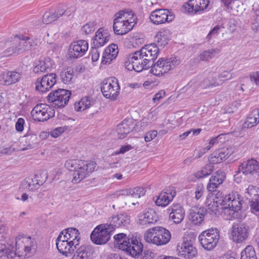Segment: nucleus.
Instances as JSON below:
<instances>
[{
	"label": "nucleus",
	"instance_id": "nucleus-52",
	"mask_svg": "<svg viewBox=\"0 0 259 259\" xmlns=\"http://www.w3.org/2000/svg\"><path fill=\"white\" fill-rule=\"evenodd\" d=\"M95 23L93 21H90L84 25L81 28V31L85 34H90L94 31Z\"/></svg>",
	"mask_w": 259,
	"mask_h": 259
},
{
	"label": "nucleus",
	"instance_id": "nucleus-2",
	"mask_svg": "<svg viewBox=\"0 0 259 259\" xmlns=\"http://www.w3.org/2000/svg\"><path fill=\"white\" fill-rule=\"evenodd\" d=\"M96 163L93 161H83L78 159H69L66 161L65 166L73 171L72 182L78 183L87 177L95 169Z\"/></svg>",
	"mask_w": 259,
	"mask_h": 259
},
{
	"label": "nucleus",
	"instance_id": "nucleus-58",
	"mask_svg": "<svg viewBox=\"0 0 259 259\" xmlns=\"http://www.w3.org/2000/svg\"><path fill=\"white\" fill-rule=\"evenodd\" d=\"M67 128V126L58 127L51 132V135L53 137L57 138L64 132Z\"/></svg>",
	"mask_w": 259,
	"mask_h": 259
},
{
	"label": "nucleus",
	"instance_id": "nucleus-64",
	"mask_svg": "<svg viewBox=\"0 0 259 259\" xmlns=\"http://www.w3.org/2000/svg\"><path fill=\"white\" fill-rule=\"evenodd\" d=\"M53 22L52 17L51 15V12H46L43 15L42 17V22L44 24H50Z\"/></svg>",
	"mask_w": 259,
	"mask_h": 259
},
{
	"label": "nucleus",
	"instance_id": "nucleus-55",
	"mask_svg": "<svg viewBox=\"0 0 259 259\" xmlns=\"http://www.w3.org/2000/svg\"><path fill=\"white\" fill-rule=\"evenodd\" d=\"M112 54H105V50L103 54L101 63L103 64H110L116 57H113Z\"/></svg>",
	"mask_w": 259,
	"mask_h": 259
},
{
	"label": "nucleus",
	"instance_id": "nucleus-20",
	"mask_svg": "<svg viewBox=\"0 0 259 259\" xmlns=\"http://www.w3.org/2000/svg\"><path fill=\"white\" fill-rule=\"evenodd\" d=\"M189 219L192 223L195 225H200L207 215L208 210L203 207H192L189 212Z\"/></svg>",
	"mask_w": 259,
	"mask_h": 259
},
{
	"label": "nucleus",
	"instance_id": "nucleus-60",
	"mask_svg": "<svg viewBox=\"0 0 259 259\" xmlns=\"http://www.w3.org/2000/svg\"><path fill=\"white\" fill-rule=\"evenodd\" d=\"M166 60L170 66V70L179 65L181 63V60L175 57H171L168 60Z\"/></svg>",
	"mask_w": 259,
	"mask_h": 259
},
{
	"label": "nucleus",
	"instance_id": "nucleus-46",
	"mask_svg": "<svg viewBox=\"0 0 259 259\" xmlns=\"http://www.w3.org/2000/svg\"><path fill=\"white\" fill-rule=\"evenodd\" d=\"M240 259H257L253 247L251 245L247 246L242 251Z\"/></svg>",
	"mask_w": 259,
	"mask_h": 259
},
{
	"label": "nucleus",
	"instance_id": "nucleus-43",
	"mask_svg": "<svg viewBox=\"0 0 259 259\" xmlns=\"http://www.w3.org/2000/svg\"><path fill=\"white\" fill-rule=\"evenodd\" d=\"M62 81L65 84H71L74 81V71L71 68H67L62 71L60 74Z\"/></svg>",
	"mask_w": 259,
	"mask_h": 259
},
{
	"label": "nucleus",
	"instance_id": "nucleus-44",
	"mask_svg": "<svg viewBox=\"0 0 259 259\" xmlns=\"http://www.w3.org/2000/svg\"><path fill=\"white\" fill-rule=\"evenodd\" d=\"M21 187L25 190L33 191L38 189L39 186L34 178H27L21 183Z\"/></svg>",
	"mask_w": 259,
	"mask_h": 259
},
{
	"label": "nucleus",
	"instance_id": "nucleus-8",
	"mask_svg": "<svg viewBox=\"0 0 259 259\" xmlns=\"http://www.w3.org/2000/svg\"><path fill=\"white\" fill-rule=\"evenodd\" d=\"M71 95V92L64 89H58L51 92L48 96V101L52 103L55 108H63L68 102Z\"/></svg>",
	"mask_w": 259,
	"mask_h": 259
},
{
	"label": "nucleus",
	"instance_id": "nucleus-47",
	"mask_svg": "<svg viewBox=\"0 0 259 259\" xmlns=\"http://www.w3.org/2000/svg\"><path fill=\"white\" fill-rule=\"evenodd\" d=\"M213 166L211 164H208L203 167L199 171L195 174L196 178L200 179L209 175L212 171Z\"/></svg>",
	"mask_w": 259,
	"mask_h": 259
},
{
	"label": "nucleus",
	"instance_id": "nucleus-33",
	"mask_svg": "<svg viewBox=\"0 0 259 259\" xmlns=\"http://www.w3.org/2000/svg\"><path fill=\"white\" fill-rule=\"evenodd\" d=\"M56 246L58 251L66 256L68 254H71L77 248L73 243L71 244L68 240L59 241V239H56Z\"/></svg>",
	"mask_w": 259,
	"mask_h": 259
},
{
	"label": "nucleus",
	"instance_id": "nucleus-41",
	"mask_svg": "<svg viewBox=\"0 0 259 259\" xmlns=\"http://www.w3.org/2000/svg\"><path fill=\"white\" fill-rule=\"evenodd\" d=\"M93 99L89 96L82 98L78 103L74 104V108L76 111H82L90 107L93 103Z\"/></svg>",
	"mask_w": 259,
	"mask_h": 259
},
{
	"label": "nucleus",
	"instance_id": "nucleus-54",
	"mask_svg": "<svg viewBox=\"0 0 259 259\" xmlns=\"http://www.w3.org/2000/svg\"><path fill=\"white\" fill-rule=\"evenodd\" d=\"M243 82V83L241 85V89L242 91H244L243 87H244L246 90H251L253 89L255 86L249 77H245Z\"/></svg>",
	"mask_w": 259,
	"mask_h": 259
},
{
	"label": "nucleus",
	"instance_id": "nucleus-21",
	"mask_svg": "<svg viewBox=\"0 0 259 259\" xmlns=\"http://www.w3.org/2000/svg\"><path fill=\"white\" fill-rule=\"evenodd\" d=\"M22 73L16 71H6L0 74V82L4 85H10L20 81Z\"/></svg>",
	"mask_w": 259,
	"mask_h": 259
},
{
	"label": "nucleus",
	"instance_id": "nucleus-7",
	"mask_svg": "<svg viewBox=\"0 0 259 259\" xmlns=\"http://www.w3.org/2000/svg\"><path fill=\"white\" fill-rule=\"evenodd\" d=\"M120 87L118 80L115 77H110L103 80L101 90L103 96L107 99L115 100L120 92Z\"/></svg>",
	"mask_w": 259,
	"mask_h": 259
},
{
	"label": "nucleus",
	"instance_id": "nucleus-63",
	"mask_svg": "<svg viewBox=\"0 0 259 259\" xmlns=\"http://www.w3.org/2000/svg\"><path fill=\"white\" fill-rule=\"evenodd\" d=\"M157 135V132L153 130L147 132L145 136V141L150 142L154 139Z\"/></svg>",
	"mask_w": 259,
	"mask_h": 259
},
{
	"label": "nucleus",
	"instance_id": "nucleus-11",
	"mask_svg": "<svg viewBox=\"0 0 259 259\" xmlns=\"http://www.w3.org/2000/svg\"><path fill=\"white\" fill-rule=\"evenodd\" d=\"M149 18L154 24L159 25L171 22L175 18V15L168 9H158L151 13Z\"/></svg>",
	"mask_w": 259,
	"mask_h": 259
},
{
	"label": "nucleus",
	"instance_id": "nucleus-31",
	"mask_svg": "<svg viewBox=\"0 0 259 259\" xmlns=\"http://www.w3.org/2000/svg\"><path fill=\"white\" fill-rule=\"evenodd\" d=\"M72 259H92L94 252L93 247L89 245H84L77 247Z\"/></svg>",
	"mask_w": 259,
	"mask_h": 259
},
{
	"label": "nucleus",
	"instance_id": "nucleus-9",
	"mask_svg": "<svg viewBox=\"0 0 259 259\" xmlns=\"http://www.w3.org/2000/svg\"><path fill=\"white\" fill-rule=\"evenodd\" d=\"M226 203L224 206V209H229L232 212L231 215L233 218L239 217V211L242 207V198L239 195L230 194L226 195Z\"/></svg>",
	"mask_w": 259,
	"mask_h": 259
},
{
	"label": "nucleus",
	"instance_id": "nucleus-32",
	"mask_svg": "<svg viewBox=\"0 0 259 259\" xmlns=\"http://www.w3.org/2000/svg\"><path fill=\"white\" fill-rule=\"evenodd\" d=\"M171 211L169 213V218L174 223L180 224L184 220L185 210L183 207L179 204H173L171 206Z\"/></svg>",
	"mask_w": 259,
	"mask_h": 259
},
{
	"label": "nucleus",
	"instance_id": "nucleus-49",
	"mask_svg": "<svg viewBox=\"0 0 259 259\" xmlns=\"http://www.w3.org/2000/svg\"><path fill=\"white\" fill-rule=\"evenodd\" d=\"M34 181L40 187L48 179V172L46 170H39L34 176Z\"/></svg>",
	"mask_w": 259,
	"mask_h": 259
},
{
	"label": "nucleus",
	"instance_id": "nucleus-57",
	"mask_svg": "<svg viewBox=\"0 0 259 259\" xmlns=\"http://www.w3.org/2000/svg\"><path fill=\"white\" fill-rule=\"evenodd\" d=\"M204 192V188L203 185L202 184H198L197 185L195 194V198L196 200H198L201 198L203 196Z\"/></svg>",
	"mask_w": 259,
	"mask_h": 259
},
{
	"label": "nucleus",
	"instance_id": "nucleus-13",
	"mask_svg": "<svg viewBox=\"0 0 259 259\" xmlns=\"http://www.w3.org/2000/svg\"><path fill=\"white\" fill-rule=\"evenodd\" d=\"M55 73H48L41 78H37L35 82V90L39 92L46 93L51 89L56 83Z\"/></svg>",
	"mask_w": 259,
	"mask_h": 259
},
{
	"label": "nucleus",
	"instance_id": "nucleus-27",
	"mask_svg": "<svg viewBox=\"0 0 259 259\" xmlns=\"http://www.w3.org/2000/svg\"><path fill=\"white\" fill-rule=\"evenodd\" d=\"M116 18L114 20L113 29L115 34L117 35H123L132 29V26L130 23L125 22L123 20L121 17L116 16Z\"/></svg>",
	"mask_w": 259,
	"mask_h": 259
},
{
	"label": "nucleus",
	"instance_id": "nucleus-6",
	"mask_svg": "<svg viewBox=\"0 0 259 259\" xmlns=\"http://www.w3.org/2000/svg\"><path fill=\"white\" fill-rule=\"evenodd\" d=\"M220 238L219 231L217 228H211L202 232L199 236L201 246L207 250L213 249Z\"/></svg>",
	"mask_w": 259,
	"mask_h": 259
},
{
	"label": "nucleus",
	"instance_id": "nucleus-1",
	"mask_svg": "<svg viewBox=\"0 0 259 259\" xmlns=\"http://www.w3.org/2000/svg\"><path fill=\"white\" fill-rule=\"evenodd\" d=\"M159 53V49L155 44L145 45L139 51L131 54L125 62V67L128 70L139 72L148 69L153 65Z\"/></svg>",
	"mask_w": 259,
	"mask_h": 259
},
{
	"label": "nucleus",
	"instance_id": "nucleus-62",
	"mask_svg": "<svg viewBox=\"0 0 259 259\" xmlns=\"http://www.w3.org/2000/svg\"><path fill=\"white\" fill-rule=\"evenodd\" d=\"M249 77L255 86L259 87V71L250 73Z\"/></svg>",
	"mask_w": 259,
	"mask_h": 259
},
{
	"label": "nucleus",
	"instance_id": "nucleus-35",
	"mask_svg": "<svg viewBox=\"0 0 259 259\" xmlns=\"http://www.w3.org/2000/svg\"><path fill=\"white\" fill-rule=\"evenodd\" d=\"M16 255L13 246L0 243V259H11Z\"/></svg>",
	"mask_w": 259,
	"mask_h": 259
},
{
	"label": "nucleus",
	"instance_id": "nucleus-4",
	"mask_svg": "<svg viewBox=\"0 0 259 259\" xmlns=\"http://www.w3.org/2000/svg\"><path fill=\"white\" fill-rule=\"evenodd\" d=\"M170 238L171 234L169 230L160 226L149 229L144 235V239L147 242L157 245L166 244Z\"/></svg>",
	"mask_w": 259,
	"mask_h": 259
},
{
	"label": "nucleus",
	"instance_id": "nucleus-23",
	"mask_svg": "<svg viewBox=\"0 0 259 259\" xmlns=\"http://www.w3.org/2000/svg\"><path fill=\"white\" fill-rule=\"evenodd\" d=\"M177 250L180 256L189 259L195 257L197 254L196 248L188 241L184 242L181 245L179 244Z\"/></svg>",
	"mask_w": 259,
	"mask_h": 259
},
{
	"label": "nucleus",
	"instance_id": "nucleus-36",
	"mask_svg": "<svg viewBox=\"0 0 259 259\" xmlns=\"http://www.w3.org/2000/svg\"><path fill=\"white\" fill-rule=\"evenodd\" d=\"M115 16L121 17V18L124 20L125 23L128 22L130 25L132 26V28L137 23V17L134 15V12L132 10L125 9L124 10L120 11L118 13H116Z\"/></svg>",
	"mask_w": 259,
	"mask_h": 259
},
{
	"label": "nucleus",
	"instance_id": "nucleus-53",
	"mask_svg": "<svg viewBox=\"0 0 259 259\" xmlns=\"http://www.w3.org/2000/svg\"><path fill=\"white\" fill-rule=\"evenodd\" d=\"M250 209L253 213L259 211V196L252 198L250 201Z\"/></svg>",
	"mask_w": 259,
	"mask_h": 259
},
{
	"label": "nucleus",
	"instance_id": "nucleus-24",
	"mask_svg": "<svg viewBox=\"0 0 259 259\" xmlns=\"http://www.w3.org/2000/svg\"><path fill=\"white\" fill-rule=\"evenodd\" d=\"M109 40V34L107 30L100 28L93 38L92 48H99L103 46Z\"/></svg>",
	"mask_w": 259,
	"mask_h": 259
},
{
	"label": "nucleus",
	"instance_id": "nucleus-34",
	"mask_svg": "<svg viewBox=\"0 0 259 259\" xmlns=\"http://www.w3.org/2000/svg\"><path fill=\"white\" fill-rule=\"evenodd\" d=\"M67 234L68 237V240L71 244L73 243L74 246L77 248V246L79 245L80 237L79 236L80 233L78 230L75 228H69L65 229L61 232V234Z\"/></svg>",
	"mask_w": 259,
	"mask_h": 259
},
{
	"label": "nucleus",
	"instance_id": "nucleus-26",
	"mask_svg": "<svg viewBox=\"0 0 259 259\" xmlns=\"http://www.w3.org/2000/svg\"><path fill=\"white\" fill-rule=\"evenodd\" d=\"M135 123L132 119H125L117 127L116 131L119 139H123L131 131L135 128Z\"/></svg>",
	"mask_w": 259,
	"mask_h": 259
},
{
	"label": "nucleus",
	"instance_id": "nucleus-22",
	"mask_svg": "<svg viewBox=\"0 0 259 259\" xmlns=\"http://www.w3.org/2000/svg\"><path fill=\"white\" fill-rule=\"evenodd\" d=\"M155 60L153 61V65L150 67V68L151 67L150 72L152 74L157 76H160L170 70V66L166 60L160 58L155 63H154Z\"/></svg>",
	"mask_w": 259,
	"mask_h": 259
},
{
	"label": "nucleus",
	"instance_id": "nucleus-15",
	"mask_svg": "<svg viewBox=\"0 0 259 259\" xmlns=\"http://www.w3.org/2000/svg\"><path fill=\"white\" fill-rule=\"evenodd\" d=\"M120 247L121 250L126 251L127 254L134 257H138L143 248L142 243L136 239H128L126 244L121 245Z\"/></svg>",
	"mask_w": 259,
	"mask_h": 259
},
{
	"label": "nucleus",
	"instance_id": "nucleus-38",
	"mask_svg": "<svg viewBox=\"0 0 259 259\" xmlns=\"http://www.w3.org/2000/svg\"><path fill=\"white\" fill-rule=\"evenodd\" d=\"M228 149H222L212 153L208 158L210 163L217 164L222 162L229 157Z\"/></svg>",
	"mask_w": 259,
	"mask_h": 259
},
{
	"label": "nucleus",
	"instance_id": "nucleus-28",
	"mask_svg": "<svg viewBox=\"0 0 259 259\" xmlns=\"http://www.w3.org/2000/svg\"><path fill=\"white\" fill-rule=\"evenodd\" d=\"M226 178L225 173L219 169L214 173L209 179V182L207 186L208 191H213L218 186L222 184Z\"/></svg>",
	"mask_w": 259,
	"mask_h": 259
},
{
	"label": "nucleus",
	"instance_id": "nucleus-25",
	"mask_svg": "<svg viewBox=\"0 0 259 259\" xmlns=\"http://www.w3.org/2000/svg\"><path fill=\"white\" fill-rule=\"evenodd\" d=\"M130 223V216L126 212H123L112 216L110 220V223L108 225L113 227L115 230V228L126 226Z\"/></svg>",
	"mask_w": 259,
	"mask_h": 259
},
{
	"label": "nucleus",
	"instance_id": "nucleus-12",
	"mask_svg": "<svg viewBox=\"0 0 259 259\" xmlns=\"http://www.w3.org/2000/svg\"><path fill=\"white\" fill-rule=\"evenodd\" d=\"M249 227L245 223H234L231 228V237L234 242L240 243L246 240Z\"/></svg>",
	"mask_w": 259,
	"mask_h": 259
},
{
	"label": "nucleus",
	"instance_id": "nucleus-40",
	"mask_svg": "<svg viewBox=\"0 0 259 259\" xmlns=\"http://www.w3.org/2000/svg\"><path fill=\"white\" fill-rule=\"evenodd\" d=\"M223 84V81L220 80L218 75L210 76L205 79H204L201 83V86L203 88H207L210 87H216Z\"/></svg>",
	"mask_w": 259,
	"mask_h": 259
},
{
	"label": "nucleus",
	"instance_id": "nucleus-37",
	"mask_svg": "<svg viewBox=\"0 0 259 259\" xmlns=\"http://www.w3.org/2000/svg\"><path fill=\"white\" fill-rule=\"evenodd\" d=\"M170 32L168 29H161L155 36V41L159 46L164 47L170 40Z\"/></svg>",
	"mask_w": 259,
	"mask_h": 259
},
{
	"label": "nucleus",
	"instance_id": "nucleus-30",
	"mask_svg": "<svg viewBox=\"0 0 259 259\" xmlns=\"http://www.w3.org/2000/svg\"><path fill=\"white\" fill-rule=\"evenodd\" d=\"M176 192L171 189H166L160 193L156 200L155 203L158 206H165L172 201L175 196Z\"/></svg>",
	"mask_w": 259,
	"mask_h": 259
},
{
	"label": "nucleus",
	"instance_id": "nucleus-61",
	"mask_svg": "<svg viewBox=\"0 0 259 259\" xmlns=\"http://www.w3.org/2000/svg\"><path fill=\"white\" fill-rule=\"evenodd\" d=\"M246 190L245 192L250 197H255L256 196H259V194L257 193V188L254 186L249 185Z\"/></svg>",
	"mask_w": 259,
	"mask_h": 259
},
{
	"label": "nucleus",
	"instance_id": "nucleus-3",
	"mask_svg": "<svg viewBox=\"0 0 259 259\" xmlns=\"http://www.w3.org/2000/svg\"><path fill=\"white\" fill-rule=\"evenodd\" d=\"M37 242L34 237L20 235L16 237L15 250L19 257H28L35 252Z\"/></svg>",
	"mask_w": 259,
	"mask_h": 259
},
{
	"label": "nucleus",
	"instance_id": "nucleus-50",
	"mask_svg": "<svg viewBox=\"0 0 259 259\" xmlns=\"http://www.w3.org/2000/svg\"><path fill=\"white\" fill-rule=\"evenodd\" d=\"M114 239L115 245H118L120 249H121L120 246L123 245V244H126L130 239L126 237V235L124 233H119L114 235Z\"/></svg>",
	"mask_w": 259,
	"mask_h": 259
},
{
	"label": "nucleus",
	"instance_id": "nucleus-45",
	"mask_svg": "<svg viewBox=\"0 0 259 259\" xmlns=\"http://www.w3.org/2000/svg\"><path fill=\"white\" fill-rule=\"evenodd\" d=\"M211 192H212V195L213 197V203L215 204L217 207H219V205H221L222 206V208H224V206L226 203V196H224L222 192L218 191L215 189H214L213 191Z\"/></svg>",
	"mask_w": 259,
	"mask_h": 259
},
{
	"label": "nucleus",
	"instance_id": "nucleus-17",
	"mask_svg": "<svg viewBox=\"0 0 259 259\" xmlns=\"http://www.w3.org/2000/svg\"><path fill=\"white\" fill-rule=\"evenodd\" d=\"M138 224L143 227H148L158 221L156 212L152 209H145L138 215Z\"/></svg>",
	"mask_w": 259,
	"mask_h": 259
},
{
	"label": "nucleus",
	"instance_id": "nucleus-5",
	"mask_svg": "<svg viewBox=\"0 0 259 259\" xmlns=\"http://www.w3.org/2000/svg\"><path fill=\"white\" fill-rule=\"evenodd\" d=\"M114 228L108 224L97 226L92 232L90 238L92 242L97 245L106 244L110 239Z\"/></svg>",
	"mask_w": 259,
	"mask_h": 259
},
{
	"label": "nucleus",
	"instance_id": "nucleus-19",
	"mask_svg": "<svg viewBox=\"0 0 259 259\" xmlns=\"http://www.w3.org/2000/svg\"><path fill=\"white\" fill-rule=\"evenodd\" d=\"M242 172L245 176L253 175L259 172V166L257 160L251 159L242 163L238 167L237 174Z\"/></svg>",
	"mask_w": 259,
	"mask_h": 259
},
{
	"label": "nucleus",
	"instance_id": "nucleus-16",
	"mask_svg": "<svg viewBox=\"0 0 259 259\" xmlns=\"http://www.w3.org/2000/svg\"><path fill=\"white\" fill-rule=\"evenodd\" d=\"M146 190L143 187H138L133 189L120 190L119 192V198L120 200H132L134 202L135 199L139 198L145 194Z\"/></svg>",
	"mask_w": 259,
	"mask_h": 259
},
{
	"label": "nucleus",
	"instance_id": "nucleus-42",
	"mask_svg": "<svg viewBox=\"0 0 259 259\" xmlns=\"http://www.w3.org/2000/svg\"><path fill=\"white\" fill-rule=\"evenodd\" d=\"M51 65L50 59H46L45 61H39L38 63L34 67L33 71L36 74L48 72L51 69Z\"/></svg>",
	"mask_w": 259,
	"mask_h": 259
},
{
	"label": "nucleus",
	"instance_id": "nucleus-10",
	"mask_svg": "<svg viewBox=\"0 0 259 259\" xmlns=\"http://www.w3.org/2000/svg\"><path fill=\"white\" fill-rule=\"evenodd\" d=\"M31 114L34 120L43 122L54 117L55 111L47 105L40 104L33 108Z\"/></svg>",
	"mask_w": 259,
	"mask_h": 259
},
{
	"label": "nucleus",
	"instance_id": "nucleus-39",
	"mask_svg": "<svg viewBox=\"0 0 259 259\" xmlns=\"http://www.w3.org/2000/svg\"><path fill=\"white\" fill-rule=\"evenodd\" d=\"M219 50L218 49H211L207 51H204L197 58L191 59L193 63H198L200 61H207L211 59L215 54H218Z\"/></svg>",
	"mask_w": 259,
	"mask_h": 259
},
{
	"label": "nucleus",
	"instance_id": "nucleus-59",
	"mask_svg": "<svg viewBox=\"0 0 259 259\" xmlns=\"http://www.w3.org/2000/svg\"><path fill=\"white\" fill-rule=\"evenodd\" d=\"M252 28L253 30H257L259 29V10L255 12L253 16V22L252 23Z\"/></svg>",
	"mask_w": 259,
	"mask_h": 259
},
{
	"label": "nucleus",
	"instance_id": "nucleus-56",
	"mask_svg": "<svg viewBox=\"0 0 259 259\" xmlns=\"http://www.w3.org/2000/svg\"><path fill=\"white\" fill-rule=\"evenodd\" d=\"M118 53V46L114 44L110 45L105 49V54H112L113 57H117Z\"/></svg>",
	"mask_w": 259,
	"mask_h": 259
},
{
	"label": "nucleus",
	"instance_id": "nucleus-48",
	"mask_svg": "<svg viewBox=\"0 0 259 259\" xmlns=\"http://www.w3.org/2000/svg\"><path fill=\"white\" fill-rule=\"evenodd\" d=\"M37 138L36 135H28L26 138V147L23 150L35 148L38 146Z\"/></svg>",
	"mask_w": 259,
	"mask_h": 259
},
{
	"label": "nucleus",
	"instance_id": "nucleus-18",
	"mask_svg": "<svg viewBox=\"0 0 259 259\" xmlns=\"http://www.w3.org/2000/svg\"><path fill=\"white\" fill-rule=\"evenodd\" d=\"M209 4V0H189L183 7L189 13L196 14L203 12L208 7Z\"/></svg>",
	"mask_w": 259,
	"mask_h": 259
},
{
	"label": "nucleus",
	"instance_id": "nucleus-51",
	"mask_svg": "<svg viewBox=\"0 0 259 259\" xmlns=\"http://www.w3.org/2000/svg\"><path fill=\"white\" fill-rule=\"evenodd\" d=\"M259 122L257 120L256 118L252 116L250 113L243 124V128H251L256 125Z\"/></svg>",
	"mask_w": 259,
	"mask_h": 259
},
{
	"label": "nucleus",
	"instance_id": "nucleus-14",
	"mask_svg": "<svg viewBox=\"0 0 259 259\" xmlns=\"http://www.w3.org/2000/svg\"><path fill=\"white\" fill-rule=\"evenodd\" d=\"M88 49V43L84 40H79L71 43L68 50L69 57L76 59L82 56Z\"/></svg>",
	"mask_w": 259,
	"mask_h": 259
},
{
	"label": "nucleus",
	"instance_id": "nucleus-29",
	"mask_svg": "<svg viewBox=\"0 0 259 259\" xmlns=\"http://www.w3.org/2000/svg\"><path fill=\"white\" fill-rule=\"evenodd\" d=\"M15 45L18 54L30 50L34 46V43L29 37L22 35L19 36L18 40H15Z\"/></svg>",
	"mask_w": 259,
	"mask_h": 259
}]
</instances>
